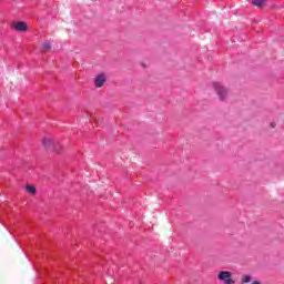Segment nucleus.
Returning a JSON list of instances; mask_svg holds the SVG:
<instances>
[{
  "label": "nucleus",
  "instance_id": "0eeeda50",
  "mask_svg": "<svg viewBox=\"0 0 284 284\" xmlns=\"http://www.w3.org/2000/svg\"><path fill=\"white\" fill-rule=\"evenodd\" d=\"M252 3L255 8H263V6H265V0H252Z\"/></svg>",
  "mask_w": 284,
  "mask_h": 284
},
{
  "label": "nucleus",
  "instance_id": "9d476101",
  "mask_svg": "<svg viewBox=\"0 0 284 284\" xmlns=\"http://www.w3.org/2000/svg\"><path fill=\"white\" fill-rule=\"evenodd\" d=\"M270 128H271V130H274V128H276V122H271Z\"/></svg>",
  "mask_w": 284,
  "mask_h": 284
},
{
  "label": "nucleus",
  "instance_id": "423d86ee",
  "mask_svg": "<svg viewBox=\"0 0 284 284\" xmlns=\"http://www.w3.org/2000/svg\"><path fill=\"white\" fill-rule=\"evenodd\" d=\"M26 191L28 192V194H31L32 196H34V194H37V187H34V185H27L26 186Z\"/></svg>",
  "mask_w": 284,
  "mask_h": 284
},
{
  "label": "nucleus",
  "instance_id": "1a4fd4ad",
  "mask_svg": "<svg viewBox=\"0 0 284 284\" xmlns=\"http://www.w3.org/2000/svg\"><path fill=\"white\" fill-rule=\"evenodd\" d=\"M51 48H52V47L50 45V42H44V43H43V50H44L45 52H48Z\"/></svg>",
  "mask_w": 284,
  "mask_h": 284
},
{
  "label": "nucleus",
  "instance_id": "f03ea898",
  "mask_svg": "<svg viewBox=\"0 0 284 284\" xmlns=\"http://www.w3.org/2000/svg\"><path fill=\"white\" fill-rule=\"evenodd\" d=\"M213 88H214L220 101H227V97H230V90H227V88L223 87V84H221L219 82H214Z\"/></svg>",
  "mask_w": 284,
  "mask_h": 284
},
{
  "label": "nucleus",
  "instance_id": "6e6552de",
  "mask_svg": "<svg viewBox=\"0 0 284 284\" xmlns=\"http://www.w3.org/2000/svg\"><path fill=\"white\" fill-rule=\"evenodd\" d=\"M242 283L245 284V283H252V276L250 275H243L242 276Z\"/></svg>",
  "mask_w": 284,
  "mask_h": 284
},
{
  "label": "nucleus",
  "instance_id": "7ed1b4c3",
  "mask_svg": "<svg viewBox=\"0 0 284 284\" xmlns=\"http://www.w3.org/2000/svg\"><path fill=\"white\" fill-rule=\"evenodd\" d=\"M11 28L16 31V32H27L28 30V23H26L24 21H17L13 22L11 24Z\"/></svg>",
  "mask_w": 284,
  "mask_h": 284
},
{
  "label": "nucleus",
  "instance_id": "39448f33",
  "mask_svg": "<svg viewBox=\"0 0 284 284\" xmlns=\"http://www.w3.org/2000/svg\"><path fill=\"white\" fill-rule=\"evenodd\" d=\"M42 145H44L47 150H52V148H54V140L50 138H44L42 140Z\"/></svg>",
  "mask_w": 284,
  "mask_h": 284
},
{
  "label": "nucleus",
  "instance_id": "20e7f679",
  "mask_svg": "<svg viewBox=\"0 0 284 284\" xmlns=\"http://www.w3.org/2000/svg\"><path fill=\"white\" fill-rule=\"evenodd\" d=\"M105 81H108L105 74L100 73L94 78L93 85H95V88H103V85H105Z\"/></svg>",
  "mask_w": 284,
  "mask_h": 284
},
{
  "label": "nucleus",
  "instance_id": "9b49d317",
  "mask_svg": "<svg viewBox=\"0 0 284 284\" xmlns=\"http://www.w3.org/2000/svg\"><path fill=\"white\" fill-rule=\"evenodd\" d=\"M252 284H263L261 281H254Z\"/></svg>",
  "mask_w": 284,
  "mask_h": 284
},
{
  "label": "nucleus",
  "instance_id": "f257e3e1",
  "mask_svg": "<svg viewBox=\"0 0 284 284\" xmlns=\"http://www.w3.org/2000/svg\"><path fill=\"white\" fill-rule=\"evenodd\" d=\"M234 273L230 271H220L217 273V281H221L224 284H236V280H234Z\"/></svg>",
  "mask_w": 284,
  "mask_h": 284
}]
</instances>
